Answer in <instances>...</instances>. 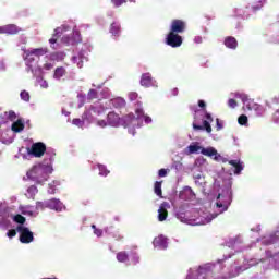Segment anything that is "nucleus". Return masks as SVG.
Listing matches in <instances>:
<instances>
[{"instance_id": "nucleus-1", "label": "nucleus", "mask_w": 279, "mask_h": 279, "mask_svg": "<svg viewBox=\"0 0 279 279\" xmlns=\"http://www.w3.org/2000/svg\"><path fill=\"white\" fill-rule=\"evenodd\" d=\"M198 106H199V108H203V111L205 114V120L203 121V125H199V124H197V122L194 121L192 124L193 130H196V131L205 130L207 132V134H210L213 132V126L210 125V123H213V121H214L213 114H210L206 110V101L198 100Z\"/></svg>"}, {"instance_id": "nucleus-2", "label": "nucleus", "mask_w": 279, "mask_h": 279, "mask_svg": "<svg viewBox=\"0 0 279 279\" xmlns=\"http://www.w3.org/2000/svg\"><path fill=\"white\" fill-rule=\"evenodd\" d=\"M47 151V145L43 142H37L32 144L31 148H27L28 156H34V158H43Z\"/></svg>"}, {"instance_id": "nucleus-3", "label": "nucleus", "mask_w": 279, "mask_h": 279, "mask_svg": "<svg viewBox=\"0 0 279 279\" xmlns=\"http://www.w3.org/2000/svg\"><path fill=\"white\" fill-rule=\"evenodd\" d=\"M28 175L32 178H36L37 182H47L49 180V174L45 170V167L43 166H35L33 169L28 172Z\"/></svg>"}, {"instance_id": "nucleus-4", "label": "nucleus", "mask_w": 279, "mask_h": 279, "mask_svg": "<svg viewBox=\"0 0 279 279\" xmlns=\"http://www.w3.org/2000/svg\"><path fill=\"white\" fill-rule=\"evenodd\" d=\"M16 231L20 233V241L22 243L28 244L34 241V232L29 231V228L24 226H17Z\"/></svg>"}, {"instance_id": "nucleus-5", "label": "nucleus", "mask_w": 279, "mask_h": 279, "mask_svg": "<svg viewBox=\"0 0 279 279\" xmlns=\"http://www.w3.org/2000/svg\"><path fill=\"white\" fill-rule=\"evenodd\" d=\"M182 36H180L178 33H171L169 32L167 37H166V44L169 47H172L173 49L178 48V47H182Z\"/></svg>"}, {"instance_id": "nucleus-6", "label": "nucleus", "mask_w": 279, "mask_h": 279, "mask_svg": "<svg viewBox=\"0 0 279 279\" xmlns=\"http://www.w3.org/2000/svg\"><path fill=\"white\" fill-rule=\"evenodd\" d=\"M170 32L173 34H184V32H186V22L182 20H173L171 22Z\"/></svg>"}, {"instance_id": "nucleus-7", "label": "nucleus", "mask_w": 279, "mask_h": 279, "mask_svg": "<svg viewBox=\"0 0 279 279\" xmlns=\"http://www.w3.org/2000/svg\"><path fill=\"white\" fill-rule=\"evenodd\" d=\"M62 202L58 198H52L45 202V208H50V210H57V213H61L63 208Z\"/></svg>"}, {"instance_id": "nucleus-8", "label": "nucleus", "mask_w": 279, "mask_h": 279, "mask_svg": "<svg viewBox=\"0 0 279 279\" xmlns=\"http://www.w3.org/2000/svg\"><path fill=\"white\" fill-rule=\"evenodd\" d=\"M169 203L163 202L158 209V221H167V217H169Z\"/></svg>"}, {"instance_id": "nucleus-9", "label": "nucleus", "mask_w": 279, "mask_h": 279, "mask_svg": "<svg viewBox=\"0 0 279 279\" xmlns=\"http://www.w3.org/2000/svg\"><path fill=\"white\" fill-rule=\"evenodd\" d=\"M120 121H121V118L119 117V114H117L114 112H109L108 113L107 123L112 125V128H117V125H119Z\"/></svg>"}, {"instance_id": "nucleus-10", "label": "nucleus", "mask_w": 279, "mask_h": 279, "mask_svg": "<svg viewBox=\"0 0 279 279\" xmlns=\"http://www.w3.org/2000/svg\"><path fill=\"white\" fill-rule=\"evenodd\" d=\"M153 80L154 78L151 77L150 73H144V74H142L140 84H141V86H144V88H149V86H151V84H153Z\"/></svg>"}, {"instance_id": "nucleus-11", "label": "nucleus", "mask_w": 279, "mask_h": 279, "mask_svg": "<svg viewBox=\"0 0 279 279\" xmlns=\"http://www.w3.org/2000/svg\"><path fill=\"white\" fill-rule=\"evenodd\" d=\"M153 244L155 245V247L167 250V238H165V235H159L154 239Z\"/></svg>"}, {"instance_id": "nucleus-12", "label": "nucleus", "mask_w": 279, "mask_h": 279, "mask_svg": "<svg viewBox=\"0 0 279 279\" xmlns=\"http://www.w3.org/2000/svg\"><path fill=\"white\" fill-rule=\"evenodd\" d=\"M47 48H35L33 50L27 51V58H32V56H35L36 58H40L47 53Z\"/></svg>"}, {"instance_id": "nucleus-13", "label": "nucleus", "mask_w": 279, "mask_h": 279, "mask_svg": "<svg viewBox=\"0 0 279 279\" xmlns=\"http://www.w3.org/2000/svg\"><path fill=\"white\" fill-rule=\"evenodd\" d=\"M223 45L228 49H236V47H239V41H236V38H234L233 36H228L225 38Z\"/></svg>"}, {"instance_id": "nucleus-14", "label": "nucleus", "mask_w": 279, "mask_h": 279, "mask_svg": "<svg viewBox=\"0 0 279 279\" xmlns=\"http://www.w3.org/2000/svg\"><path fill=\"white\" fill-rule=\"evenodd\" d=\"M4 34H19L21 32V28L14 24L4 25Z\"/></svg>"}, {"instance_id": "nucleus-15", "label": "nucleus", "mask_w": 279, "mask_h": 279, "mask_svg": "<svg viewBox=\"0 0 279 279\" xmlns=\"http://www.w3.org/2000/svg\"><path fill=\"white\" fill-rule=\"evenodd\" d=\"M11 130L15 133L23 132V130H25V124L22 120H16L15 122H13Z\"/></svg>"}, {"instance_id": "nucleus-16", "label": "nucleus", "mask_w": 279, "mask_h": 279, "mask_svg": "<svg viewBox=\"0 0 279 279\" xmlns=\"http://www.w3.org/2000/svg\"><path fill=\"white\" fill-rule=\"evenodd\" d=\"M229 165H231V167H234L235 175H239L241 173V171H243V165L239 160H230Z\"/></svg>"}, {"instance_id": "nucleus-17", "label": "nucleus", "mask_w": 279, "mask_h": 279, "mask_svg": "<svg viewBox=\"0 0 279 279\" xmlns=\"http://www.w3.org/2000/svg\"><path fill=\"white\" fill-rule=\"evenodd\" d=\"M110 34H112V36H120L121 25L117 22H113L110 26Z\"/></svg>"}, {"instance_id": "nucleus-18", "label": "nucleus", "mask_w": 279, "mask_h": 279, "mask_svg": "<svg viewBox=\"0 0 279 279\" xmlns=\"http://www.w3.org/2000/svg\"><path fill=\"white\" fill-rule=\"evenodd\" d=\"M201 154H203V156H208L209 158H213V156H217V149L213 148V147H208V148H202Z\"/></svg>"}, {"instance_id": "nucleus-19", "label": "nucleus", "mask_w": 279, "mask_h": 279, "mask_svg": "<svg viewBox=\"0 0 279 279\" xmlns=\"http://www.w3.org/2000/svg\"><path fill=\"white\" fill-rule=\"evenodd\" d=\"M130 255H128V252L125 251H121L119 253H117V262L118 263H126V260H129Z\"/></svg>"}, {"instance_id": "nucleus-20", "label": "nucleus", "mask_w": 279, "mask_h": 279, "mask_svg": "<svg viewBox=\"0 0 279 279\" xmlns=\"http://www.w3.org/2000/svg\"><path fill=\"white\" fill-rule=\"evenodd\" d=\"M64 75H66V70L64 68L59 66L54 70V80H60L61 77H64Z\"/></svg>"}, {"instance_id": "nucleus-21", "label": "nucleus", "mask_w": 279, "mask_h": 279, "mask_svg": "<svg viewBox=\"0 0 279 279\" xmlns=\"http://www.w3.org/2000/svg\"><path fill=\"white\" fill-rule=\"evenodd\" d=\"M266 0H254L251 4V8H252L253 12H258V10H262L263 9V3Z\"/></svg>"}, {"instance_id": "nucleus-22", "label": "nucleus", "mask_w": 279, "mask_h": 279, "mask_svg": "<svg viewBox=\"0 0 279 279\" xmlns=\"http://www.w3.org/2000/svg\"><path fill=\"white\" fill-rule=\"evenodd\" d=\"M66 29H69V26H66V25H63V26H61V27H57L56 29H54V33H53V35H52V38H57V40L60 38V36H62V33L63 32H66Z\"/></svg>"}, {"instance_id": "nucleus-23", "label": "nucleus", "mask_w": 279, "mask_h": 279, "mask_svg": "<svg viewBox=\"0 0 279 279\" xmlns=\"http://www.w3.org/2000/svg\"><path fill=\"white\" fill-rule=\"evenodd\" d=\"M112 106H114V108H125V99L121 97L114 98L112 99Z\"/></svg>"}, {"instance_id": "nucleus-24", "label": "nucleus", "mask_w": 279, "mask_h": 279, "mask_svg": "<svg viewBox=\"0 0 279 279\" xmlns=\"http://www.w3.org/2000/svg\"><path fill=\"white\" fill-rule=\"evenodd\" d=\"M154 191L158 197H162V181H156Z\"/></svg>"}, {"instance_id": "nucleus-25", "label": "nucleus", "mask_w": 279, "mask_h": 279, "mask_svg": "<svg viewBox=\"0 0 279 279\" xmlns=\"http://www.w3.org/2000/svg\"><path fill=\"white\" fill-rule=\"evenodd\" d=\"M50 60H53L56 62H61V60H64V53L53 52V53L50 54Z\"/></svg>"}, {"instance_id": "nucleus-26", "label": "nucleus", "mask_w": 279, "mask_h": 279, "mask_svg": "<svg viewBox=\"0 0 279 279\" xmlns=\"http://www.w3.org/2000/svg\"><path fill=\"white\" fill-rule=\"evenodd\" d=\"M11 219H13V221H15V223H20L21 226H23V223H25V221H26L25 217L21 214L11 216Z\"/></svg>"}, {"instance_id": "nucleus-27", "label": "nucleus", "mask_w": 279, "mask_h": 279, "mask_svg": "<svg viewBox=\"0 0 279 279\" xmlns=\"http://www.w3.org/2000/svg\"><path fill=\"white\" fill-rule=\"evenodd\" d=\"M202 149H203V147L197 144H193V145L189 146L190 154H198V151L202 153Z\"/></svg>"}, {"instance_id": "nucleus-28", "label": "nucleus", "mask_w": 279, "mask_h": 279, "mask_svg": "<svg viewBox=\"0 0 279 279\" xmlns=\"http://www.w3.org/2000/svg\"><path fill=\"white\" fill-rule=\"evenodd\" d=\"M98 169H99V175L106 177L108 175V173H110V171L104 165H98Z\"/></svg>"}, {"instance_id": "nucleus-29", "label": "nucleus", "mask_w": 279, "mask_h": 279, "mask_svg": "<svg viewBox=\"0 0 279 279\" xmlns=\"http://www.w3.org/2000/svg\"><path fill=\"white\" fill-rule=\"evenodd\" d=\"M238 123H239L240 125H247V116L241 114V116L238 118Z\"/></svg>"}, {"instance_id": "nucleus-30", "label": "nucleus", "mask_w": 279, "mask_h": 279, "mask_svg": "<svg viewBox=\"0 0 279 279\" xmlns=\"http://www.w3.org/2000/svg\"><path fill=\"white\" fill-rule=\"evenodd\" d=\"M27 193H29L31 197H34V195H36V193H38V187H36V185H31L27 189Z\"/></svg>"}, {"instance_id": "nucleus-31", "label": "nucleus", "mask_w": 279, "mask_h": 279, "mask_svg": "<svg viewBox=\"0 0 279 279\" xmlns=\"http://www.w3.org/2000/svg\"><path fill=\"white\" fill-rule=\"evenodd\" d=\"M5 114H7V119L9 121H14L17 117L16 112H14L13 110H10L9 112H5Z\"/></svg>"}, {"instance_id": "nucleus-32", "label": "nucleus", "mask_w": 279, "mask_h": 279, "mask_svg": "<svg viewBox=\"0 0 279 279\" xmlns=\"http://www.w3.org/2000/svg\"><path fill=\"white\" fill-rule=\"evenodd\" d=\"M92 229L94 230V234H96V236H102L104 230L98 229L95 225H92Z\"/></svg>"}, {"instance_id": "nucleus-33", "label": "nucleus", "mask_w": 279, "mask_h": 279, "mask_svg": "<svg viewBox=\"0 0 279 279\" xmlns=\"http://www.w3.org/2000/svg\"><path fill=\"white\" fill-rule=\"evenodd\" d=\"M87 99H97V92L95 89H89L88 94H87Z\"/></svg>"}, {"instance_id": "nucleus-34", "label": "nucleus", "mask_w": 279, "mask_h": 279, "mask_svg": "<svg viewBox=\"0 0 279 279\" xmlns=\"http://www.w3.org/2000/svg\"><path fill=\"white\" fill-rule=\"evenodd\" d=\"M20 97L23 101H29V93L27 90L21 92Z\"/></svg>"}, {"instance_id": "nucleus-35", "label": "nucleus", "mask_w": 279, "mask_h": 279, "mask_svg": "<svg viewBox=\"0 0 279 279\" xmlns=\"http://www.w3.org/2000/svg\"><path fill=\"white\" fill-rule=\"evenodd\" d=\"M126 2L128 0H111V3H113L116 8H121V5Z\"/></svg>"}, {"instance_id": "nucleus-36", "label": "nucleus", "mask_w": 279, "mask_h": 279, "mask_svg": "<svg viewBox=\"0 0 279 279\" xmlns=\"http://www.w3.org/2000/svg\"><path fill=\"white\" fill-rule=\"evenodd\" d=\"M129 99L130 101H136V99H138V93L136 92L129 93Z\"/></svg>"}, {"instance_id": "nucleus-37", "label": "nucleus", "mask_w": 279, "mask_h": 279, "mask_svg": "<svg viewBox=\"0 0 279 279\" xmlns=\"http://www.w3.org/2000/svg\"><path fill=\"white\" fill-rule=\"evenodd\" d=\"M216 130H217V132L223 130V123H221L219 118L216 119Z\"/></svg>"}, {"instance_id": "nucleus-38", "label": "nucleus", "mask_w": 279, "mask_h": 279, "mask_svg": "<svg viewBox=\"0 0 279 279\" xmlns=\"http://www.w3.org/2000/svg\"><path fill=\"white\" fill-rule=\"evenodd\" d=\"M228 106H229V108H236L238 102H236V100H234L233 98H230V99L228 100Z\"/></svg>"}, {"instance_id": "nucleus-39", "label": "nucleus", "mask_w": 279, "mask_h": 279, "mask_svg": "<svg viewBox=\"0 0 279 279\" xmlns=\"http://www.w3.org/2000/svg\"><path fill=\"white\" fill-rule=\"evenodd\" d=\"M217 208H222V213H225V210H228V204H223V203H216Z\"/></svg>"}, {"instance_id": "nucleus-40", "label": "nucleus", "mask_w": 279, "mask_h": 279, "mask_svg": "<svg viewBox=\"0 0 279 279\" xmlns=\"http://www.w3.org/2000/svg\"><path fill=\"white\" fill-rule=\"evenodd\" d=\"M7 236H9V239H14V236H16V231L14 229L9 230Z\"/></svg>"}, {"instance_id": "nucleus-41", "label": "nucleus", "mask_w": 279, "mask_h": 279, "mask_svg": "<svg viewBox=\"0 0 279 279\" xmlns=\"http://www.w3.org/2000/svg\"><path fill=\"white\" fill-rule=\"evenodd\" d=\"M236 97H240V99H242L243 104H247V101H250V99L247 98V95H245V94L236 95Z\"/></svg>"}, {"instance_id": "nucleus-42", "label": "nucleus", "mask_w": 279, "mask_h": 279, "mask_svg": "<svg viewBox=\"0 0 279 279\" xmlns=\"http://www.w3.org/2000/svg\"><path fill=\"white\" fill-rule=\"evenodd\" d=\"M159 178H167V169L162 168L158 171Z\"/></svg>"}, {"instance_id": "nucleus-43", "label": "nucleus", "mask_w": 279, "mask_h": 279, "mask_svg": "<svg viewBox=\"0 0 279 279\" xmlns=\"http://www.w3.org/2000/svg\"><path fill=\"white\" fill-rule=\"evenodd\" d=\"M72 123H73V125H77V126L80 128V126H82V123H83V122H82L81 119H77V118H76V119H73V120H72Z\"/></svg>"}, {"instance_id": "nucleus-44", "label": "nucleus", "mask_w": 279, "mask_h": 279, "mask_svg": "<svg viewBox=\"0 0 279 279\" xmlns=\"http://www.w3.org/2000/svg\"><path fill=\"white\" fill-rule=\"evenodd\" d=\"M97 125H99L100 128H106L108 123L106 122V120H98Z\"/></svg>"}, {"instance_id": "nucleus-45", "label": "nucleus", "mask_w": 279, "mask_h": 279, "mask_svg": "<svg viewBox=\"0 0 279 279\" xmlns=\"http://www.w3.org/2000/svg\"><path fill=\"white\" fill-rule=\"evenodd\" d=\"M73 62L77 63L78 69H82V62L80 63V58L73 57Z\"/></svg>"}, {"instance_id": "nucleus-46", "label": "nucleus", "mask_w": 279, "mask_h": 279, "mask_svg": "<svg viewBox=\"0 0 279 279\" xmlns=\"http://www.w3.org/2000/svg\"><path fill=\"white\" fill-rule=\"evenodd\" d=\"M44 69H45L46 71H51V69H53V64H51V63H46V64H44Z\"/></svg>"}, {"instance_id": "nucleus-47", "label": "nucleus", "mask_w": 279, "mask_h": 279, "mask_svg": "<svg viewBox=\"0 0 279 279\" xmlns=\"http://www.w3.org/2000/svg\"><path fill=\"white\" fill-rule=\"evenodd\" d=\"M135 112H136L138 119H141V117H144L143 109H136Z\"/></svg>"}, {"instance_id": "nucleus-48", "label": "nucleus", "mask_w": 279, "mask_h": 279, "mask_svg": "<svg viewBox=\"0 0 279 279\" xmlns=\"http://www.w3.org/2000/svg\"><path fill=\"white\" fill-rule=\"evenodd\" d=\"M274 119H275L276 122L279 121V109H277V110L275 111V113H274Z\"/></svg>"}, {"instance_id": "nucleus-49", "label": "nucleus", "mask_w": 279, "mask_h": 279, "mask_svg": "<svg viewBox=\"0 0 279 279\" xmlns=\"http://www.w3.org/2000/svg\"><path fill=\"white\" fill-rule=\"evenodd\" d=\"M49 43H50V45H56V43H58V38L51 37V38L49 39Z\"/></svg>"}, {"instance_id": "nucleus-50", "label": "nucleus", "mask_w": 279, "mask_h": 279, "mask_svg": "<svg viewBox=\"0 0 279 279\" xmlns=\"http://www.w3.org/2000/svg\"><path fill=\"white\" fill-rule=\"evenodd\" d=\"M144 121L145 123H151V119L149 118V116H144Z\"/></svg>"}, {"instance_id": "nucleus-51", "label": "nucleus", "mask_w": 279, "mask_h": 279, "mask_svg": "<svg viewBox=\"0 0 279 279\" xmlns=\"http://www.w3.org/2000/svg\"><path fill=\"white\" fill-rule=\"evenodd\" d=\"M25 53H26V60H27V62H34V56H31V58L28 59V57H27V51H26Z\"/></svg>"}, {"instance_id": "nucleus-52", "label": "nucleus", "mask_w": 279, "mask_h": 279, "mask_svg": "<svg viewBox=\"0 0 279 279\" xmlns=\"http://www.w3.org/2000/svg\"><path fill=\"white\" fill-rule=\"evenodd\" d=\"M198 279H206V277H204V272L198 274Z\"/></svg>"}, {"instance_id": "nucleus-53", "label": "nucleus", "mask_w": 279, "mask_h": 279, "mask_svg": "<svg viewBox=\"0 0 279 279\" xmlns=\"http://www.w3.org/2000/svg\"><path fill=\"white\" fill-rule=\"evenodd\" d=\"M0 34H5L4 26H0Z\"/></svg>"}, {"instance_id": "nucleus-54", "label": "nucleus", "mask_w": 279, "mask_h": 279, "mask_svg": "<svg viewBox=\"0 0 279 279\" xmlns=\"http://www.w3.org/2000/svg\"><path fill=\"white\" fill-rule=\"evenodd\" d=\"M246 108H247V110H252V107H250L248 105H246Z\"/></svg>"}, {"instance_id": "nucleus-55", "label": "nucleus", "mask_w": 279, "mask_h": 279, "mask_svg": "<svg viewBox=\"0 0 279 279\" xmlns=\"http://www.w3.org/2000/svg\"><path fill=\"white\" fill-rule=\"evenodd\" d=\"M174 95H178V89H174Z\"/></svg>"}, {"instance_id": "nucleus-56", "label": "nucleus", "mask_w": 279, "mask_h": 279, "mask_svg": "<svg viewBox=\"0 0 279 279\" xmlns=\"http://www.w3.org/2000/svg\"><path fill=\"white\" fill-rule=\"evenodd\" d=\"M219 197H221V194H218V199H219Z\"/></svg>"}, {"instance_id": "nucleus-57", "label": "nucleus", "mask_w": 279, "mask_h": 279, "mask_svg": "<svg viewBox=\"0 0 279 279\" xmlns=\"http://www.w3.org/2000/svg\"><path fill=\"white\" fill-rule=\"evenodd\" d=\"M186 279H191V277H187Z\"/></svg>"}]
</instances>
